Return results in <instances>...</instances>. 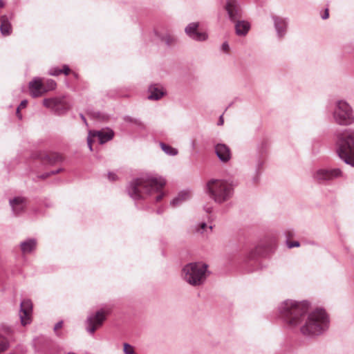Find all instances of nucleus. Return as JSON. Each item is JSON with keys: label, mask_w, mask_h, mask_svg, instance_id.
I'll return each instance as SVG.
<instances>
[{"label": "nucleus", "mask_w": 354, "mask_h": 354, "mask_svg": "<svg viewBox=\"0 0 354 354\" xmlns=\"http://www.w3.org/2000/svg\"><path fill=\"white\" fill-rule=\"evenodd\" d=\"M160 147L162 150L167 155H177L178 151L176 149L173 148L163 142H160Z\"/></svg>", "instance_id": "27"}, {"label": "nucleus", "mask_w": 354, "mask_h": 354, "mask_svg": "<svg viewBox=\"0 0 354 354\" xmlns=\"http://www.w3.org/2000/svg\"><path fill=\"white\" fill-rule=\"evenodd\" d=\"M230 149L225 144H218L215 147V155H230Z\"/></svg>", "instance_id": "23"}, {"label": "nucleus", "mask_w": 354, "mask_h": 354, "mask_svg": "<svg viewBox=\"0 0 354 354\" xmlns=\"http://www.w3.org/2000/svg\"><path fill=\"white\" fill-rule=\"evenodd\" d=\"M207 266L202 263H190L182 270L183 279L193 286L203 284L206 279Z\"/></svg>", "instance_id": "4"}, {"label": "nucleus", "mask_w": 354, "mask_h": 354, "mask_svg": "<svg viewBox=\"0 0 354 354\" xmlns=\"http://www.w3.org/2000/svg\"><path fill=\"white\" fill-rule=\"evenodd\" d=\"M46 83L48 87V88L46 89L47 91L53 90L56 88L57 84L53 80H48Z\"/></svg>", "instance_id": "35"}, {"label": "nucleus", "mask_w": 354, "mask_h": 354, "mask_svg": "<svg viewBox=\"0 0 354 354\" xmlns=\"http://www.w3.org/2000/svg\"><path fill=\"white\" fill-rule=\"evenodd\" d=\"M44 159L42 160L45 162H48L50 165H53L55 162L60 161L62 160V156H43Z\"/></svg>", "instance_id": "29"}, {"label": "nucleus", "mask_w": 354, "mask_h": 354, "mask_svg": "<svg viewBox=\"0 0 354 354\" xmlns=\"http://www.w3.org/2000/svg\"><path fill=\"white\" fill-rule=\"evenodd\" d=\"M192 196L191 192L188 190H183L171 201L172 207H176L182 205L184 202L188 201Z\"/></svg>", "instance_id": "18"}, {"label": "nucleus", "mask_w": 354, "mask_h": 354, "mask_svg": "<svg viewBox=\"0 0 354 354\" xmlns=\"http://www.w3.org/2000/svg\"><path fill=\"white\" fill-rule=\"evenodd\" d=\"M224 8L231 21L235 22L242 17V9L238 0H226Z\"/></svg>", "instance_id": "10"}, {"label": "nucleus", "mask_w": 354, "mask_h": 354, "mask_svg": "<svg viewBox=\"0 0 354 354\" xmlns=\"http://www.w3.org/2000/svg\"><path fill=\"white\" fill-rule=\"evenodd\" d=\"M342 172L339 169H319L314 174V178L319 183H324L341 177Z\"/></svg>", "instance_id": "8"}, {"label": "nucleus", "mask_w": 354, "mask_h": 354, "mask_svg": "<svg viewBox=\"0 0 354 354\" xmlns=\"http://www.w3.org/2000/svg\"><path fill=\"white\" fill-rule=\"evenodd\" d=\"M12 213L17 216L22 214L27 206V199L23 196H15L9 200Z\"/></svg>", "instance_id": "14"}, {"label": "nucleus", "mask_w": 354, "mask_h": 354, "mask_svg": "<svg viewBox=\"0 0 354 354\" xmlns=\"http://www.w3.org/2000/svg\"><path fill=\"white\" fill-rule=\"evenodd\" d=\"M62 73H64L66 75H68L69 74L71 70H70V68H69V66L68 65L64 64L62 66Z\"/></svg>", "instance_id": "39"}, {"label": "nucleus", "mask_w": 354, "mask_h": 354, "mask_svg": "<svg viewBox=\"0 0 354 354\" xmlns=\"http://www.w3.org/2000/svg\"><path fill=\"white\" fill-rule=\"evenodd\" d=\"M337 155H354V129H345L335 134Z\"/></svg>", "instance_id": "6"}, {"label": "nucleus", "mask_w": 354, "mask_h": 354, "mask_svg": "<svg viewBox=\"0 0 354 354\" xmlns=\"http://www.w3.org/2000/svg\"><path fill=\"white\" fill-rule=\"evenodd\" d=\"M204 209L207 213L209 214L212 211V207L210 206H205Z\"/></svg>", "instance_id": "47"}, {"label": "nucleus", "mask_w": 354, "mask_h": 354, "mask_svg": "<svg viewBox=\"0 0 354 354\" xmlns=\"http://www.w3.org/2000/svg\"><path fill=\"white\" fill-rule=\"evenodd\" d=\"M268 147V142L266 141H262L258 145V152L259 153H263L266 152V149Z\"/></svg>", "instance_id": "34"}, {"label": "nucleus", "mask_w": 354, "mask_h": 354, "mask_svg": "<svg viewBox=\"0 0 354 354\" xmlns=\"http://www.w3.org/2000/svg\"><path fill=\"white\" fill-rule=\"evenodd\" d=\"M12 334L10 326L2 325L0 327V352L6 351L9 346L8 337Z\"/></svg>", "instance_id": "16"}, {"label": "nucleus", "mask_w": 354, "mask_h": 354, "mask_svg": "<svg viewBox=\"0 0 354 354\" xmlns=\"http://www.w3.org/2000/svg\"><path fill=\"white\" fill-rule=\"evenodd\" d=\"M69 109V106L66 104V103L62 100V104L60 106H57L54 110L53 113L57 115H62L65 114Z\"/></svg>", "instance_id": "26"}, {"label": "nucleus", "mask_w": 354, "mask_h": 354, "mask_svg": "<svg viewBox=\"0 0 354 354\" xmlns=\"http://www.w3.org/2000/svg\"><path fill=\"white\" fill-rule=\"evenodd\" d=\"M224 123V120H223V115H221L220 117H219V119H218V125L219 126H221L223 125Z\"/></svg>", "instance_id": "46"}, {"label": "nucleus", "mask_w": 354, "mask_h": 354, "mask_svg": "<svg viewBox=\"0 0 354 354\" xmlns=\"http://www.w3.org/2000/svg\"><path fill=\"white\" fill-rule=\"evenodd\" d=\"M63 326V322L62 321H60V322H58L55 325V327H54V330L56 331L58 329L61 328Z\"/></svg>", "instance_id": "43"}, {"label": "nucleus", "mask_w": 354, "mask_h": 354, "mask_svg": "<svg viewBox=\"0 0 354 354\" xmlns=\"http://www.w3.org/2000/svg\"><path fill=\"white\" fill-rule=\"evenodd\" d=\"M30 94L32 97H38L45 93L47 90L40 77H34L28 84Z\"/></svg>", "instance_id": "15"}, {"label": "nucleus", "mask_w": 354, "mask_h": 354, "mask_svg": "<svg viewBox=\"0 0 354 354\" xmlns=\"http://www.w3.org/2000/svg\"><path fill=\"white\" fill-rule=\"evenodd\" d=\"M62 100L63 98L60 97L45 98L43 100V105L53 112L57 106L62 104Z\"/></svg>", "instance_id": "22"}, {"label": "nucleus", "mask_w": 354, "mask_h": 354, "mask_svg": "<svg viewBox=\"0 0 354 354\" xmlns=\"http://www.w3.org/2000/svg\"><path fill=\"white\" fill-rule=\"evenodd\" d=\"M106 319L105 312L103 310L97 311L95 314L90 315L86 319V330L93 334L100 327Z\"/></svg>", "instance_id": "9"}, {"label": "nucleus", "mask_w": 354, "mask_h": 354, "mask_svg": "<svg viewBox=\"0 0 354 354\" xmlns=\"http://www.w3.org/2000/svg\"><path fill=\"white\" fill-rule=\"evenodd\" d=\"M148 93L149 95L147 97L150 100H159L166 93L163 87L156 84H151L149 86Z\"/></svg>", "instance_id": "17"}, {"label": "nucleus", "mask_w": 354, "mask_h": 354, "mask_svg": "<svg viewBox=\"0 0 354 354\" xmlns=\"http://www.w3.org/2000/svg\"><path fill=\"white\" fill-rule=\"evenodd\" d=\"M329 17L328 9H326L324 13L322 15L323 19H326Z\"/></svg>", "instance_id": "44"}, {"label": "nucleus", "mask_w": 354, "mask_h": 354, "mask_svg": "<svg viewBox=\"0 0 354 354\" xmlns=\"http://www.w3.org/2000/svg\"><path fill=\"white\" fill-rule=\"evenodd\" d=\"M192 147L194 148V142H192Z\"/></svg>", "instance_id": "51"}, {"label": "nucleus", "mask_w": 354, "mask_h": 354, "mask_svg": "<svg viewBox=\"0 0 354 354\" xmlns=\"http://www.w3.org/2000/svg\"><path fill=\"white\" fill-rule=\"evenodd\" d=\"M156 35L160 37V39L164 41L167 46H172L176 43V39L175 37L171 35L169 33L165 34L163 36H160L158 34L157 32H155Z\"/></svg>", "instance_id": "25"}, {"label": "nucleus", "mask_w": 354, "mask_h": 354, "mask_svg": "<svg viewBox=\"0 0 354 354\" xmlns=\"http://www.w3.org/2000/svg\"><path fill=\"white\" fill-rule=\"evenodd\" d=\"M62 73V69L56 66L51 67L48 71V74L51 76H58Z\"/></svg>", "instance_id": "31"}, {"label": "nucleus", "mask_w": 354, "mask_h": 354, "mask_svg": "<svg viewBox=\"0 0 354 354\" xmlns=\"http://www.w3.org/2000/svg\"><path fill=\"white\" fill-rule=\"evenodd\" d=\"M236 34L239 36H245L250 28L249 22L243 20L238 19L235 22Z\"/></svg>", "instance_id": "19"}, {"label": "nucleus", "mask_w": 354, "mask_h": 354, "mask_svg": "<svg viewBox=\"0 0 354 354\" xmlns=\"http://www.w3.org/2000/svg\"><path fill=\"white\" fill-rule=\"evenodd\" d=\"M108 178L111 181H115L118 179L117 176L114 173H109Z\"/></svg>", "instance_id": "42"}, {"label": "nucleus", "mask_w": 354, "mask_h": 354, "mask_svg": "<svg viewBox=\"0 0 354 354\" xmlns=\"http://www.w3.org/2000/svg\"><path fill=\"white\" fill-rule=\"evenodd\" d=\"M81 118H82V120H84V122H86V119L82 114H81Z\"/></svg>", "instance_id": "50"}, {"label": "nucleus", "mask_w": 354, "mask_h": 354, "mask_svg": "<svg viewBox=\"0 0 354 354\" xmlns=\"http://www.w3.org/2000/svg\"><path fill=\"white\" fill-rule=\"evenodd\" d=\"M260 180V176L259 174H256L251 179L250 183L253 185H256Z\"/></svg>", "instance_id": "36"}, {"label": "nucleus", "mask_w": 354, "mask_h": 354, "mask_svg": "<svg viewBox=\"0 0 354 354\" xmlns=\"http://www.w3.org/2000/svg\"><path fill=\"white\" fill-rule=\"evenodd\" d=\"M221 162L223 163L227 162L230 160L231 156H218Z\"/></svg>", "instance_id": "41"}, {"label": "nucleus", "mask_w": 354, "mask_h": 354, "mask_svg": "<svg viewBox=\"0 0 354 354\" xmlns=\"http://www.w3.org/2000/svg\"><path fill=\"white\" fill-rule=\"evenodd\" d=\"M123 352L124 354H136L134 347L128 343L123 344Z\"/></svg>", "instance_id": "30"}, {"label": "nucleus", "mask_w": 354, "mask_h": 354, "mask_svg": "<svg viewBox=\"0 0 354 354\" xmlns=\"http://www.w3.org/2000/svg\"><path fill=\"white\" fill-rule=\"evenodd\" d=\"M221 50L225 53L230 50V46L227 42H224L221 46Z\"/></svg>", "instance_id": "40"}, {"label": "nucleus", "mask_w": 354, "mask_h": 354, "mask_svg": "<svg viewBox=\"0 0 354 354\" xmlns=\"http://www.w3.org/2000/svg\"><path fill=\"white\" fill-rule=\"evenodd\" d=\"M205 190L209 197L218 204L228 201L233 195L232 185L224 180H209Z\"/></svg>", "instance_id": "3"}, {"label": "nucleus", "mask_w": 354, "mask_h": 354, "mask_svg": "<svg viewBox=\"0 0 354 354\" xmlns=\"http://www.w3.org/2000/svg\"><path fill=\"white\" fill-rule=\"evenodd\" d=\"M332 115L334 122L338 125L349 126L354 122L353 108L346 100L335 101Z\"/></svg>", "instance_id": "5"}, {"label": "nucleus", "mask_w": 354, "mask_h": 354, "mask_svg": "<svg viewBox=\"0 0 354 354\" xmlns=\"http://www.w3.org/2000/svg\"><path fill=\"white\" fill-rule=\"evenodd\" d=\"M114 136V132L111 129H102L100 131H90L87 137V145L91 151H93L92 143L98 142L102 145L111 140Z\"/></svg>", "instance_id": "7"}, {"label": "nucleus", "mask_w": 354, "mask_h": 354, "mask_svg": "<svg viewBox=\"0 0 354 354\" xmlns=\"http://www.w3.org/2000/svg\"><path fill=\"white\" fill-rule=\"evenodd\" d=\"M300 245L299 242L298 241H292V242H287V246L288 248H292L294 247H299Z\"/></svg>", "instance_id": "38"}, {"label": "nucleus", "mask_w": 354, "mask_h": 354, "mask_svg": "<svg viewBox=\"0 0 354 354\" xmlns=\"http://www.w3.org/2000/svg\"><path fill=\"white\" fill-rule=\"evenodd\" d=\"M198 22H192L185 27V32L193 40L204 41L207 39L208 36L206 32L198 31Z\"/></svg>", "instance_id": "12"}, {"label": "nucleus", "mask_w": 354, "mask_h": 354, "mask_svg": "<svg viewBox=\"0 0 354 354\" xmlns=\"http://www.w3.org/2000/svg\"><path fill=\"white\" fill-rule=\"evenodd\" d=\"M37 247V241L35 239H28L20 243V248L23 254H29L33 252Z\"/></svg>", "instance_id": "20"}, {"label": "nucleus", "mask_w": 354, "mask_h": 354, "mask_svg": "<svg viewBox=\"0 0 354 354\" xmlns=\"http://www.w3.org/2000/svg\"><path fill=\"white\" fill-rule=\"evenodd\" d=\"M271 19L273 21L274 30L278 39H281L287 33L288 27V19L277 15H272Z\"/></svg>", "instance_id": "11"}, {"label": "nucleus", "mask_w": 354, "mask_h": 354, "mask_svg": "<svg viewBox=\"0 0 354 354\" xmlns=\"http://www.w3.org/2000/svg\"><path fill=\"white\" fill-rule=\"evenodd\" d=\"M20 108L19 107H17V111H16V114L17 115V117L19 118V119H22V115L20 113Z\"/></svg>", "instance_id": "48"}, {"label": "nucleus", "mask_w": 354, "mask_h": 354, "mask_svg": "<svg viewBox=\"0 0 354 354\" xmlns=\"http://www.w3.org/2000/svg\"><path fill=\"white\" fill-rule=\"evenodd\" d=\"M3 6H4V3H3V0H0V8L3 7Z\"/></svg>", "instance_id": "49"}, {"label": "nucleus", "mask_w": 354, "mask_h": 354, "mask_svg": "<svg viewBox=\"0 0 354 354\" xmlns=\"http://www.w3.org/2000/svg\"><path fill=\"white\" fill-rule=\"evenodd\" d=\"M257 254V250H252L250 252H248V254L246 256V258L248 260H252L255 258Z\"/></svg>", "instance_id": "37"}, {"label": "nucleus", "mask_w": 354, "mask_h": 354, "mask_svg": "<svg viewBox=\"0 0 354 354\" xmlns=\"http://www.w3.org/2000/svg\"><path fill=\"white\" fill-rule=\"evenodd\" d=\"M207 229L211 231L212 230V226H207L205 222H201L196 226V231L201 234H204Z\"/></svg>", "instance_id": "28"}, {"label": "nucleus", "mask_w": 354, "mask_h": 354, "mask_svg": "<svg viewBox=\"0 0 354 354\" xmlns=\"http://www.w3.org/2000/svg\"><path fill=\"white\" fill-rule=\"evenodd\" d=\"M27 104H28L27 100H22L18 107H19L20 109L25 108Z\"/></svg>", "instance_id": "45"}, {"label": "nucleus", "mask_w": 354, "mask_h": 354, "mask_svg": "<svg viewBox=\"0 0 354 354\" xmlns=\"http://www.w3.org/2000/svg\"><path fill=\"white\" fill-rule=\"evenodd\" d=\"M165 184V178L157 174L145 173L133 179L129 183L127 191L133 200L151 198L158 202L165 196L162 189Z\"/></svg>", "instance_id": "2"}, {"label": "nucleus", "mask_w": 354, "mask_h": 354, "mask_svg": "<svg viewBox=\"0 0 354 354\" xmlns=\"http://www.w3.org/2000/svg\"><path fill=\"white\" fill-rule=\"evenodd\" d=\"M1 26L0 30L1 33L3 36H8L12 32V26L10 22L8 17L6 15H3L0 18Z\"/></svg>", "instance_id": "21"}, {"label": "nucleus", "mask_w": 354, "mask_h": 354, "mask_svg": "<svg viewBox=\"0 0 354 354\" xmlns=\"http://www.w3.org/2000/svg\"><path fill=\"white\" fill-rule=\"evenodd\" d=\"M60 171H61V169L53 170V171H52L50 172H46V173H44V174H43L41 175H39V176H37V178L38 179H46L48 177H49L50 175L56 174L59 173Z\"/></svg>", "instance_id": "33"}, {"label": "nucleus", "mask_w": 354, "mask_h": 354, "mask_svg": "<svg viewBox=\"0 0 354 354\" xmlns=\"http://www.w3.org/2000/svg\"><path fill=\"white\" fill-rule=\"evenodd\" d=\"M346 165L354 167V156H339Z\"/></svg>", "instance_id": "32"}, {"label": "nucleus", "mask_w": 354, "mask_h": 354, "mask_svg": "<svg viewBox=\"0 0 354 354\" xmlns=\"http://www.w3.org/2000/svg\"><path fill=\"white\" fill-rule=\"evenodd\" d=\"M123 120L126 122L131 123V124L136 125L138 127L140 128L141 129H145V124L142 123V122L140 120H139L138 118H133L129 115H125L123 118Z\"/></svg>", "instance_id": "24"}, {"label": "nucleus", "mask_w": 354, "mask_h": 354, "mask_svg": "<svg viewBox=\"0 0 354 354\" xmlns=\"http://www.w3.org/2000/svg\"><path fill=\"white\" fill-rule=\"evenodd\" d=\"M308 304L295 300H286L279 306V312L288 328L299 326L302 335L315 337L324 333L329 326L327 313L321 308L310 313Z\"/></svg>", "instance_id": "1"}, {"label": "nucleus", "mask_w": 354, "mask_h": 354, "mask_svg": "<svg viewBox=\"0 0 354 354\" xmlns=\"http://www.w3.org/2000/svg\"><path fill=\"white\" fill-rule=\"evenodd\" d=\"M32 304L30 299H24L20 304L19 317L23 326L31 322Z\"/></svg>", "instance_id": "13"}]
</instances>
